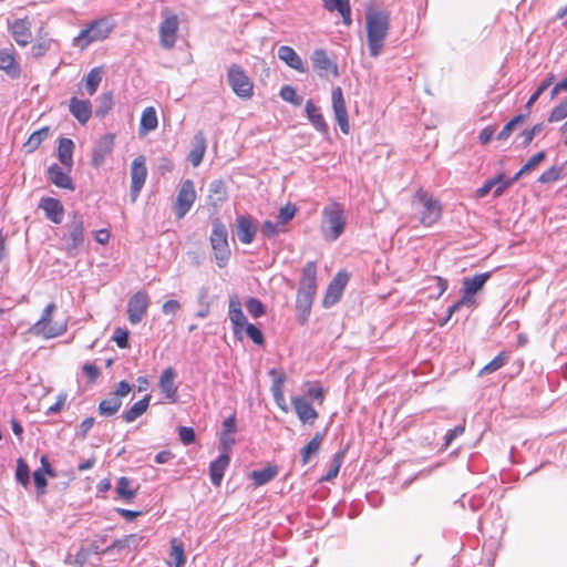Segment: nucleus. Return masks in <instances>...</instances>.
<instances>
[{"label": "nucleus", "instance_id": "f257e3e1", "mask_svg": "<svg viewBox=\"0 0 567 567\" xmlns=\"http://www.w3.org/2000/svg\"><path fill=\"white\" fill-rule=\"evenodd\" d=\"M391 23V14L386 10H377L369 6L365 11V31L369 54L379 56L385 44Z\"/></svg>", "mask_w": 567, "mask_h": 567}, {"label": "nucleus", "instance_id": "f03ea898", "mask_svg": "<svg viewBox=\"0 0 567 567\" xmlns=\"http://www.w3.org/2000/svg\"><path fill=\"white\" fill-rule=\"evenodd\" d=\"M317 293V264L308 261L302 270L296 297V310L300 324H305L311 312Z\"/></svg>", "mask_w": 567, "mask_h": 567}, {"label": "nucleus", "instance_id": "7ed1b4c3", "mask_svg": "<svg viewBox=\"0 0 567 567\" xmlns=\"http://www.w3.org/2000/svg\"><path fill=\"white\" fill-rule=\"evenodd\" d=\"M55 310L56 305L49 303L42 311L40 319L30 328V333L44 339H53L64 334L68 330L69 320L65 316L54 319L53 312Z\"/></svg>", "mask_w": 567, "mask_h": 567}, {"label": "nucleus", "instance_id": "20e7f679", "mask_svg": "<svg viewBox=\"0 0 567 567\" xmlns=\"http://www.w3.org/2000/svg\"><path fill=\"white\" fill-rule=\"evenodd\" d=\"M347 218L341 204L332 200L322 209L321 231L329 241L337 240L346 230Z\"/></svg>", "mask_w": 567, "mask_h": 567}, {"label": "nucleus", "instance_id": "39448f33", "mask_svg": "<svg viewBox=\"0 0 567 567\" xmlns=\"http://www.w3.org/2000/svg\"><path fill=\"white\" fill-rule=\"evenodd\" d=\"M413 198L422 206L419 221L424 227H432L442 218L443 207L439 199L422 187L417 188Z\"/></svg>", "mask_w": 567, "mask_h": 567}, {"label": "nucleus", "instance_id": "423d86ee", "mask_svg": "<svg viewBox=\"0 0 567 567\" xmlns=\"http://www.w3.org/2000/svg\"><path fill=\"white\" fill-rule=\"evenodd\" d=\"M491 278V272L476 274L473 277L464 278L462 282V298L451 306L447 310V316L440 326H444L451 317L461 309L462 306L474 303V295L478 292L485 282Z\"/></svg>", "mask_w": 567, "mask_h": 567}, {"label": "nucleus", "instance_id": "0eeeda50", "mask_svg": "<svg viewBox=\"0 0 567 567\" xmlns=\"http://www.w3.org/2000/svg\"><path fill=\"white\" fill-rule=\"evenodd\" d=\"M209 241L217 266L219 268H224L227 265L231 252L228 244L227 228L218 218L213 221Z\"/></svg>", "mask_w": 567, "mask_h": 567}, {"label": "nucleus", "instance_id": "6e6552de", "mask_svg": "<svg viewBox=\"0 0 567 567\" xmlns=\"http://www.w3.org/2000/svg\"><path fill=\"white\" fill-rule=\"evenodd\" d=\"M112 31L111 25L104 19L90 22L73 39V45L84 50L91 43L105 40Z\"/></svg>", "mask_w": 567, "mask_h": 567}, {"label": "nucleus", "instance_id": "1a4fd4ad", "mask_svg": "<svg viewBox=\"0 0 567 567\" xmlns=\"http://www.w3.org/2000/svg\"><path fill=\"white\" fill-rule=\"evenodd\" d=\"M227 81L233 92L243 100H249L254 95V83L238 64H233L227 71Z\"/></svg>", "mask_w": 567, "mask_h": 567}, {"label": "nucleus", "instance_id": "9d476101", "mask_svg": "<svg viewBox=\"0 0 567 567\" xmlns=\"http://www.w3.org/2000/svg\"><path fill=\"white\" fill-rule=\"evenodd\" d=\"M162 14L163 20L158 27L159 44L164 49L171 50L175 47L177 41L179 18L168 9L163 10Z\"/></svg>", "mask_w": 567, "mask_h": 567}, {"label": "nucleus", "instance_id": "9b49d317", "mask_svg": "<svg viewBox=\"0 0 567 567\" xmlns=\"http://www.w3.org/2000/svg\"><path fill=\"white\" fill-rule=\"evenodd\" d=\"M196 199V192L194 187V183L190 179H186L183 182L175 204H174V210L176 214V217L178 219L183 218L192 208L194 202Z\"/></svg>", "mask_w": 567, "mask_h": 567}, {"label": "nucleus", "instance_id": "f8f14e48", "mask_svg": "<svg viewBox=\"0 0 567 567\" xmlns=\"http://www.w3.org/2000/svg\"><path fill=\"white\" fill-rule=\"evenodd\" d=\"M150 297L146 291L135 292L127 302V317L132 324L140 323L147 313Z\"/></svg>", "mask_w": 567, "mask_h": 567}, {"label": "nucleus", "instance_id": "ddd939ff", "mask_svg": "<svg viewBox=\"0 0 567 567\" xmlns=\"http://www.w3.org/2000/svg\"><path fill=\"white\" fill-rule=\"evenodd\" d=\"M32 22L29 17L14 19L8 23V30L19 47H27L32 41Z\"/></svg>", "mask_w": 567, "mask_h": 567}, {"label": "nucleus", "instance_id": "4468645a", "mask_svg": "<svg viewBox=\"0 0 567 567\" xmlns=\"http://www.w3.org/2000/svg\"><path fill=\"white\" fill-rule=\"evenodd\" d=\"M332 110L334 113V117L338 122V125L341 130V132L346 135L350 133V124H349V116L347 111L346 101L343 97V92L340 86H337L332 90Z\"/></svg>", "mask_w": 567, "mask_h": 567}, {"label": "nucleus", "instance_id": "2eb2a0df", "mask_svg": "<svg viewBox=\"0 0 567 567\" xmlns=\"http://www.w3.org/2000/svg\"><path fill=\"white\" fill-rule=\"evenodd\" d=\"M147 177V168L145 157L137 156L131 165V195L132 200H135L143 188Z\"/></svg>", "mask_w": 567, "mask_h": 567}, {"label": "nucleus", "instance_id": "dca6fc26", "mask_svg": "<svg viewBox=\"0 0 567 567\" xmlns=\"http://www.w3.org/2000/svg\"><path fill=\"white\" fill-rule=\"evenodd\" d=\"M115 144V135L113 133H106L99 138L95 146L92 150L91 164L94 167H101L105 158L113 152Z\"/></svg>", "mask_w": 567, "mask_h": 567}, {"label": "nucleus", "instance_id": "f3484780", "mask_svg": "<svg viewBox=\"0 0 567 567\" xmlns=\"http://www.w3.org/2000/svg\"><path fill=\"white\" fill-rule=\"evenodd\" d=\"M176 377V371L172 367H167L158 378L157 385L169 403L178 402V388L175 383Z\"/></svg>", "mask_w": 567, "mask_h": 567}, {"label": "nucleus", "instance_id": "a211bd4d", "mask_svg": "<svg viewBox=\"0 0 567 567\" xmlns=\"http://www.w3.org/2000/svg\"><path fill=\"white\" fill-rule=\"evenodd\" d=\"M348 281H349V275L347 272H338L334 276V278L331 280V282L329 284V286L326 290V293H324V297L322 300L323 307L329 308L340 300Z\"/></svg>", "mask_w": 567, "mask_h": 567}, {"label": "nucleus", "instance_id": "6ab92c4d", "mask_svg": "<svg viewBox=\"0 0 567 567\" xmlns=\"http://www.w3.org/2000/svg\"><path fill=\"white\" fill-rule=\"evenodd\" d=\"M0 70L11 79L21 76V66L14 48H4L0 50Z\"/></svg>", "mask_w": 567, "mask_h": 567}, {"label": "nucleus", "instance_id": "aec40b11", "mask_svg": "<svg viewBox=\"0 0 567 567\" xmlns=\"http://www.w3.org/2000/svg\"><path fill=\"white\" fill-rule=\"evenodd\" d=\"M513 184L512 178L505 179L504 174H498L497 176L486 181L480 188H477L475 196L476 198H483L495 187L493 196L497 198Z\"/></svg>", "mask_w": 567, "mask_h": 567}, {"label": "nucleus", "instance_id": "412c9836", "mask_svg": "<svg viewBox=\"0 0 567 567\" xmlns=\"http://www.w3.org/2000/svg\"><path fill=\"white\" fill-rule=\"evenodd\" d=\"M291 404L301 423L313 424L318 419V412L305 398L293 396Z\"/></svg>", "mask_w": 567, "mask_h": 567}, {"label": "nucleus", "instance_id": "4be33fe9", "mask_svg": "<svg viewBox=\"0 0 567 567\" xmlns=\"http://www.w3.org/2000/svg\"><path fill=\"white\" fill-rule=\"evenodd\" d=\"M269 374L272 377L271 393L277 406L282 412H288V405L284 394V384L286 381V374L282 371L272 369Z\"/></svg>", "mask_w": 567, "mask_h": 567}, {"label": "nucleus", "instance_id": "5701e85b", "mask_svg": "<svg viewBox=\"0 0 567 567\" xmlns=\"http://www.w3.org/2000/svg\"><path fill=\"white\" fill-rule=\"evenodd\" d=\"M39 207L44 212L45 217L54 224H61L64 216V207L61 202L53 197H43Z\"/></svg>", "mask_w": 567, "mask_h": 567}, {"label": "nucleus", "instance_id": "b1692460", "mask_svg": "<svg viewBox=\"0 0 567 567\" xmlns=\"http://www.w3.org/2000/svg\"><path fill=\"white\" fill-rule=\"evenodd\" d=\"M228 315L230 322L233 324V330L236 336H238L244 327L248 323L246 317L241 309V302L237 296H233L229 299V309Z\"/></svg>", "mask_w": 567, "mask_h": 567}, {"label": "nucleus", "instance_id": "393cba45", "mask_svg": "<svg viewBox=\"0 0 567 567\" xmlns=\"http://www.w3.org/2000/svg\"><path fill=\"white\" fill-rule=\"evenodd\" d=\"M69 111L80 124L84 125L92 116V104L89 100H80L73 96L69 102Z\"/></svg>", "mask_w": 567, "mask_h": 567}, {"label": "nucleus", "instance_id": "a878e982", "mask_svg": "<svg viewBox=\"0 0 567 567\" xmlns=\"http://www.w3.org/2000/svg\"><path fill=\"white\" fill-rule=\"evenodd\" d=\"M236 233L240 243L248 245L252 243L257 228L248 216H238L236 219Z\"/></svg>", "mask_w": 567, "mask_h": 567}, {"label": "nucleus", "instance_id": "bb28decb", "mask_svg": "<svg viewBox=\"0 0 567 567\" xmlns=\"http://www.w3.org/2000/svg\"><path fill=\"white\" fill-rule=\"evenodd\" d=\"M69 172H64L58 164H52L48 168V177L56 187L74 190V184Z\"/></svg>", "mask_w": 567, "mask_h": 567}, {"label": "nucleus", "instance_id": "cd10ccee", "mask_svg": "<svg viewBox=\"0 0 567 567\" xmlns=\"http://www.w3.org/2000/svg\"><path fill=\"white\" fill-rule=\"evenodd\" d=\"M278 58L285 62L289 68L303 73L306 72V68L303 65V62L301 58L298 55V53L288 45H281L278 49Z\"/></svg>", "mask_w": 567, "mask_h": 567}, {"label": "nucleus", "instance_id": "c85d7f7f", "mask_svg": "<svg viewBox=\"0 0 567 567\" xmlns=\"http://www.w3.org/2000/svg\"><path fill=\"white\" fill-rule=\"evenodd\" d=\"M229 463H230V457L227 453L219 455L218 458H216L215 461H213L210 463L209 475H210L212 483L215 486H217V487L220 486L223 477H224V473H225L226 468L228 467Z\"/></svg>", "mask_w": 567, "mask_h": 567}, {"label": "nucleus", "instance_id": "c756f323", "mask_svg": "<svg viewBox=\"0 0 567 567\" xmlns=\"http://www.w3.org/2000/svg\"><path fill=\"white\" fill-rule=\"evenodd\" d=\"M323 7L329 11H338L342 22L349 27L352 23L350 0H322Z\"/></svg>", "mask_w": 567, "mask_h": 567}, {"label": "nucleus", "instance_id": "7c9ffc66", "mask_svg": "<svg viewBox=\"0 0 567 567\" xmlns=\"http://www.w3.org/2000/svg\"><path fill=\"white\" fill-rule=\"evenodd\" d=\"M73 152L74 142L71 138L62 137L59 140L58 158L68 171L73 167Z\"/></svg>", "mask_w": 567, "mask_h": 567}, {"label": "nucleus", "instance_id": "2f4dec72", "mask_svg": "<svg viewBox=\"0 0 567 567\" xmlns=\"http://www.w3.org/2000/svg\"><path fill=\"white\" fill-rule=\"evenodd\" d=\"M207 142L202 131L197 132L193 140V146L189 153V161L194 167H197L205 155Z\"/></svg>", "mask_w": 567, "mask_h": 567}, {"label": "nucleus", "instance_id": "473e14b6", "mask_svg": "<svg viewBox=\"0 0 567 567\" xmlns=\"http://www.w3.org/2000/svg\"><path fill=\"white\" fill-rule=\"evenodd\" d=\"M306 114L310 123L321 133L328 132V125L324 121V117L320 111V109L311 101H307L306 106Z\"/></svg>", "mask_w": 567, "mask_h": 567}, {"label": "nucleus", "instance_id": "72a5a7b5", "mask_svg": "<svg viewBox=\"0 0 567 567\" xmlns=\"http://www.w3.org/2000/svg\"><path fill=\"white\" fill-rule=\"evenodd\" d=\"M313 68L320 71L330 72L333 76H338L337 65L329 59L323 50H316L311 56Z\"/></svg>", "mask_w": 567, "mask_h": 567}, {"label": "nucleus", "instance_id": "f704fd0d", "mask_svg": "<svg viewBox=\"0 0 567 567\" xmlns=\"http://www.w3.org/2000/svg\"><path fill=\"white\" fill-rule=\"evenodd\" d=\"M70 247L73 249L79 248L84 241V225L78 214L73 215L70 224Z\"/></svg>", "mask_w": 567, "mask_h": 567}, {"label": "nucleus", "instance_id": "c9c22d12", "mask_svg": "<svg viewBox=\"0 0 567 567\" xmlns=\"http://www.w3.org/2000/svg\"><path fill=\"white\" fill-rule=\"evenodd\" d=\"M40 29L38 32L37 42L31 47V53L35 59L45 55L55 41L50 37L49 32H42Z\"/></svg>", "mask_w": 567, "mask_h": 567}, {"label": "nucleus", "instance_id": "e433bc0d", "mask_svg": "<svg viewBox=\"0 0 567 567\" xmlns=\"http://www.w3.org/2000/svg\"><path fill=\"white\" fill-rule=\"evenodd\" d=\"M158 125L157 114L153 106L144 109L141 115L138 133L145 135L154 131Z\"/></svg>", "mask_w": 567, "mask_h": 567}, {"label": "nucleus", "instance_id": "4c0bfd02", "mask_svg": "<svg viewBox=\"0 0 567 567\" xmlns=\"http://www.w3.org/2000/svg\"><path fill=\"white\" fill-rule=\"evenodd\" d=\"M138 487L133 486L132 481L126 476H121L116 484V495L118 498L131 502L137 495Z\"/></svg>", "mask_w": 567, "mask_h": 567}, {"label": "nucleus", "instance_id": "58836bf2", "mask_svg": "<svg viewBox=\"0 0 567 567\" xmlns=\"http://www.w3.org/2000/svg\"><path fill=\"white\" fill-rule=\"evenodd\" d=\"M278 475V466L274 464L267 465L259 471H252L249 476L255 486H262L272 481Z\"/></svg>", "mask_w": 567, "mask_h": 567}, {"label": "nucleus", "instance_id": "ea45409f", "mask_svg": "<svg viewBox=\"0 0 567 567\" xmlns=\"http://www.w3.org/2000/svg\"><path fill=\"white\" fill-rule=\"evenodd\" d=\"M324 439L323 432H317L313 437L301 449V463L306 465L312 455L317 454L320 450L321 443Z\"/></svg>", "mask_w": 567, "mask_h": 567}, {"label": "nucleus", "instance_id": "a19ab883", "mask_svg": "<svg viewBox=\"0 0 567 567\" xmlns=\"http://www.w3.org/2000/svg\"><path fill=\"white\" fill-rule=\"evenodd\" d=\"M150 401H151V395L147 394L140 401L135 402L127 411H125L122 414L123 420L126 423H131V422L135 421L137 417H140L141 415H143L146 412V410L150 405Z\"/></svg>", "mask_w": 567, "mask_h": 567}, {"label": "nucleus", "instance_id": "79ce46f5", "mask_svg": "<svg viewBox=\"0 0 567 567\" xmlns=\"http://www.w3.org/2000/svg\"><path fill=\"white\" fill-rule=\"evenodd\" d=\"M171 560L168 561L169 567H184L186 563L184 545L177 538L171 539V550H169Z\"/></svg>", "mask_w": 567, "mask_h": 567}, {"label": "nucleus", "instance_id": "37998d69", "mask_svg": "<svg viewBox=\"0 0 567 567\" xmlns=\"http://www.w3.org/2000/svg\"><path fill=\"white\" fill-rule=\"evenodd\" d=\"M50 128L49 126L41 127L38 131H34L28 138V141L23 144L24 152L31 154L35 152L42 142L49 137Z\"/></svg>", "mask_w": 567, "mask_h": 567}, {"label": "nucleus", "instance_id": "c03bdc74", "mask_svg": "<svg viewBox=\"0 0 567 567\" xmlns=\"http://www.w3.org/2000/svg\"><path fill=\"white\" fill-rule=\"evenodd\" d=\"M103 79V68H93L83 79L84 87L89 95L95 94Z\"/></svg>", "mask_w": 567, "mask_h": 567}, {"label": "nucleus", "instance_id": "a18cd8bd", "mask_svg": "<svg viewBox=\"0 0 567 567\" xmlns=\"http://www.w3.org/2000/svg\"><path fill=\"white\" fill-rule=\"evenodd\" d=\"M208 198L213 202L214 206L223 203L227 198V187L223 181H213L209 184Z\"/></svg>", "mask_w": 567, "mask_h": 567}, {"label": "nucleus", "instance_id": "49530a36", "mask_svg": "<svg viewBox=\"0 0 567 567\" xmlns=\"http://www.w3.org/2000/svg\"><path fill=\"white\" fill-rule=\"evenodd\" d=\"M122 406V400L118 398H110L102 400L99 404V412L101 415L111 416L114 415Z\"/></svg>", "mask_w": 567, "mask_h": 567}, {"label": "nucleus", "instance_id": "de8ad7c7", "mask_svg": "<svg viewBox=\"0 0 567 567\" xmlns=\"http://www.w3.org/2000/svg\"><path fill=\"white\" fill-rule=\"evenodd\" d=\"M508 361V353L505 351L499 352L492 361L485 364L480 371L478 375L489 374L499 370Z\"/></svg>", "mask_w": 567, "mask_h": 567}, {"label": "nucleus", "instance_id": "09e8293b", "mask_svg": "<svg viewBox=\"0 0 567 567\" xmlns=\"http://www.w3.org/2000/svg\"><path fill=\"white\" fill-rule=\"evenodd\" d=\"M545 152H538L535 155H533L525 164L524 166L512 177L513 183L518 181V178L536 168V166L545 159Z\"/></svg>", "mask_w": 567, "mask_h": 567}, {"label": "nucleus", "instance_id": "8fccbe9b", "mask_svg": "<svg viewBox=\"0 0 567 567\" xmlns=\"http://www.w3.org/2000/svg\"><path fill=\"white\" fill-rule=\"evenodd\" d=\"M237 430V425H236V417L235 415H229L228 417H226L223 422V434H221V444L224 446H227V445H231L234 444V440L233 439H228V436L230 434H234Z\"/></svg>", "mask_w": 567, "mask_h": 567}, {"label": "nucleus", "instance_id": "3c124183", "mask_svg": "<svg viewBox=\"0 0 567 567\" xmlns=\"http://www.w3.org/2000/svg\"><path fill=\"white\" fill-rule=\"evenodd\" d=\"M16 480L23 487H28L30 482V468L25 461L21 457L17 461Z\"/></svg>", "mask_w": 567, "mask_h": 567}, {"label": "nucleus", "instance_id": "603ef678", "mask_svg": "<svg viewBox=\"0 0 567 567\" xmlns=\"http://www.w3.org/2000/svg\"><path fill=\"white\" fill-rule=\"evenodd\" d=\"M245 306L252 318H260L266 315V308L264 303L255 297L248 298L245 301Z\"/></svg>", "mask_w": 567, "mask_h": 567}, {"label": "nucleus", "instance_id": "864d4df0", "mask_svg": "<svg viewBox=\"0 0 567 567\" xmlns=\"http://www.w3.org/2000/svg\"><path fill=\"white\" fill-rule=\"evenodd\" d=\"M525 115L523 114H519V115H516L514 116L509 122H507L504 127L501 130V132L498 133L497 135V140L499 141H506L511 134L513 133V131L515 130V127L518 125V124H522L524 121H525Z\"/></svg>", "mask_w": 567, "mask_h": 567}, {"label": "nucleus", "instance_id": "5fc2aeb1", "mask_svg": "<svg viewBox=\"0 0 567 567\" xmlns=\"http://www.w3.org/2000/svg\"><path fill=\"white\" fill-rule=\"evenodd\" d=\"M343 458H344V451H340L338 452L333 458H332V463H331V466L329 468V471L327 472V474L321 478V481H331L333 480L334 477H337L339 471H340V467H341V464L343 462Z\"/></svg>", "mask_w": 567, "mask_h": 567}, {"label": "nucleus", "instance_id": "6e6d98bb", "mask_svg": "<svg viewBox=\"0 0 567 567\" xmlns=\"http://www.w3.org/2000/svg\"><path fill=\"white\" fill-rule=\"evenodd\" d=\"M280 97L291 103L292 105L299 106L302 103V97H300L296 90L291 85H284L279 92Z\"/></svg>", "mask_w": 567, "mask_h": 567}, {"label": "nucleus", "instance_id": "4d7b16f0", "mask_svg": "<svg viewBox=\"0 0 567 567\" xmlns=\"http://www.w3.org/2000/svg\"><path fill=\"white\" fill-rule=\"evenodd\" d=\"M113 94L112 92H105L99 97V106L96 110L97 116H104L113 107Z\"/></svg>", "mask_w": 567, "mask_h": 567}, {"label": "nucleus", "instance_id": "13d9d810", "mask_svg": "<svg viewBox=\"0 0 567 567\" xmlns=\"http://www.w3.org/2000/svg\"><path fill=\"white\" fill-rule=\"evenodd\" d=\"M567 117V96L548 115V122L555 123Z\"/></svg>", "mask_w": 567, "mask_h": 567}, {"label": "nucleus", "instance_id": "bf43d9fd", "mask_svg": "<svg viewBox=\"0 0 567 567\" xmlns=\"http://www.w3.org/2000/svg\"><path fill=\"white\" fill-rule=\"evenodd\" d=\"M244 330L246 331L247 337L256 344L264 346L265 344V338L259 328H257L252 323H247L244 327Z\"/></svg>", "mask_w": 567, "mask_h": 567}, {"label": "nucleus", "instance_id": "052dcab7", "mask_svg": "<svg viewBox=\"0 0 567 567\" xmlns=\"http://www.w3.org/2000/svg\"><path fill=\"white\" fill-rule=\"evenodd\" d=\"M297 213V207L293 204L288 203L286 206L281 207L278 214L279 225L284 226L289 223Z\"/></svg>", "mask_w": 567, "mask_h": 567}, {"label": "nucleus", "instance_id": "680f3d73", "mask_svg": "<svg viewBox=\"0 0 567 567\" xmlns=\"http://www.w3.org/2000/svg\"><path fill=\"white\" fill-rule=\"evenodd\" d=\"M561 175V168L557 166H551L540 174L538 177V182L542 184L554 183L559 179Z\"/></svg>", "mask_w": 567, "mask_h": 567}, {"label": "nucleus", "instance_id": "e2e57ef3", "mask_svg": "<svg viewBox=\"0 0 567 567\" xmlns=\"http://www.w3.org/2000/svg\"><path fill=\"white\" fill-rule=\"evenodd\" d=\"M90 551L85 548H81L78 550V553L74 555L73 558L68 559V564L72 567H84L86 561L89 560Z\"/></svg>", "mask_w": 567, "mask_h": 567}, {"label": "nucleus", "instance_id": "0e129e2a", "mask_svg": "<svg viewBox=\"0 0 567 567\" xmlns=\"http://www.w3.org/2000/svg\"><path fill=\"white\" fill-rule=\"evenodd\" d=\"M113 340L116 346L121 349H126L130 347L128 342V331L122 328H116L114 331Z\"/></svg>", "mask_w": 567, "mask_h": 567}, {"label": "nucleus", "instance_id": "69168bd1", "mask_svg": "<svg viewBox=\"0 0 567 567\" xmlns=\"http://www.w3.org/2000/svg\"><path fill=\"white\" fill-rule=\"evenodd\" d=\"M33 482L37 488V493L39 495H43L45 493L48 482L45 478V474L42 473V470H35L33 472Z\"/></svg>", "mask_w": 567, "mask_h": 567}, {"label": "nucleus", "instance_id": "338daca9", "mask_svg": "<svg viewBox=\"0 0 567 567\" xmlns=\"http://www.w3.org/2000/svg\"><path fill=\"white\" fill-rule=\"evenodd\" d=\"M138 540V536L135 535V534H131V535H127L125 536L123 539H116L113 542V544L106 548L105 551H110L111 549H115V548H124V547H128L131 544H134Z\"/></svg>", "mask_w": 567, "mask_h": 567}, {"label": "nucleus", "instance_id": "774afa93", "mask_svg": "<svg viewBox=\"0 0 567 567\" xmlns=\"http://www.w3.org/2000/svg\"><path fill=\"white\" fill-rule=\"evenodd\" d=\"M179 439L185 445H189L195 442V432L193 427L181 426L178 430Z\"/></svg>", "mask_w": 567, "mask_h": 567}]
</instances>
